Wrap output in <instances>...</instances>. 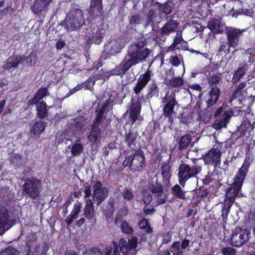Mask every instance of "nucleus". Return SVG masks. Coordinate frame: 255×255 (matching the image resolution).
<instances>
[{"instance_id": "obj_1", "label": "nucleus", "mask_w": 255, "mask_h": 255, "mask_svg": "<svg viewBox=\"0 0 255 255\" xmlns=\"http://www.w3.org/2000/svg\"><path fill=\"white\" fill-rule=\"evenodd\" d=\"M145 40H138L128 47L125 58L121 64L123 70L128 71L132 66L142 62L149 55L150 50L146 47Z\"/></svg>"}, {"instance_id": "obj_2", "label": "nucleus", "mask_w": 255, "mask_h": 255, "mask_svg": "<svg viewBox=\"0 0 255 255\" xmlns=\"http://www.w3.org/2000/svg\"><path fill=\"white\" fill-rule=\"evenodd\" d=\"M252 162V159L250 156H246L233 179V182L226 191L225 198L228 200L235 202L237 197L243 196V193L241 192V189Z\"/></svg>"}, {"instance_id": "obj_3", "label": "nucleus", "mask_w": 255, "mask_h": 255, "mask_svg": "<svg viewBox=\"0 0 255 255\" xmlns=\"http://www.w3.org/2000/svg\"><path fill=\"white\" fill-rule=\"evenodd\" d=\"M152 75V72L148 69L144 73L139 76L133 87V93L137 94L139 91H140L139 96L143 97L142 99L145 102L149 101L153 97L157 98L159 96V88L155 80L152 81L148 86L146 95H144L142 93V91L151 80Z\"/></svg>"}, {"instance_id": "obj_4", "label": "nucleus", "mask_w": 255, "mask_h": 255, "mask_svg": "<svg viewBox=\"0 0 255 255\" xmlns=\"http://www.w3.org/2000/svg\"><path fill=\"white\" fill-rule=\"evenodd\" d=\"M202 170V165L198 162L197 159L193 160V164L191 166L182 162L178 167L179 183L184 187L188 180L196 177L201 172Z\"/></svg>"}, {"instance_id": "obj_5", "label": "nucleus", "mask_w": 255, "mask_h": 255, "mask_svg": "<svg viewBox=\"0 0 255 255\" xmlns=\"http://www.w3.org/2000/svg\"><path fill=\"white\" fill-rule=\"evenodd\" d=\"M134 152L129 156L126 157L123 162L124 167H128L133 172H140L146 167V161L144 151L140 147L134 149Z\"/></svg>"}, {"instance_id": "obj_6", "label": "nucleus", "mask_w": 255, "mask_h": 255, "mask_svg": "<svg viewBox=\"0 0 255 255\" xmlns=\"http://www.w3.org/2000/svg\"><path fill=\"white\" fill-rule=\"evenodd\" d=\"M60 24L68 30L74 31L79 29L85 24L83 11L79 8L71 10L68 18L61 21Z\"/></svg>"}, {"instance_id": "obj_7", "label": "nucleus", "mask_w": 255, "mask_h": 255, "mask_svg": "<svg viewBox=\"0 0 255 255\" xmlns=\"http://www.w3.org/2000/svg\"><path fill=\"white\" fill-rule=\"evenodd\" d=\"M42 190L41 181L35 177L29 178L24 180L22 185V194L32 199H37Z\"/></svg>"}, {"instance_id": "obj_8", "label": "nucleus", "mask_w": 255, "mask_h": 255, "mask_svg": "<svg viewBox=\"0 0 255 255\" xmlns=\"http://www.w3.org/2000/svg\"><path fill=\"white\" fill-rule=\"evenodd\" d=\"M222 143L209 150L203 156L202 159L205 165L213 166L214 168H220L222 156Z\"/></svg>"}, {"instance_id": "obj_9", "label": "nucleus", "mask_w": 255, "mask_h": 255, "mask_svg": "<svg viewBox=\"0 0 255 255\" xmlns=\"http://www.w3.org/2000/svg\"><path fill=\"white\" fill-rule=\"evenodd\" d=\"M138 244V239L136 237H131L128 240L121 238L118 243V247L123 255H136Z\"/></svg>"}, {"instance_id": "obj_10", "label": "nucleus", "mask_w": 255, "mask_h": 255, "mask_svg": "<svg viewBox=\"0 0 255 255\" xmlns=\"http://www.w3.org/2000/svg\"><path fill=\"white\" fill-rule=\"evenodd\" d=\"M162 102L164 104L162 109V114L165 117L168 118L169 122L172 124L173 121L172 116L174 113V109L175 106L178 104L175 93H166L162 98Z\"/></svg>"}, {"instance_id": "obj_11", "label": "nucleus", "mask_w": 255, "mask_h": 255, "mask_svg": "<svg viewBox=\"0 0 255 255\" xmlns=\"http://www.w3.org/2000/svg\"><path fill=\"white\" fill-rule=\"evenodd\" d=\"M250 235V232L246 229L236 228L232 231L230 239L231 245L235 247H242L249 241Z\"/></svg>"}, {"instance_id": "obj_12", "label": "nucleus", "mask_w": 255, "mask_h": 255, "mask_svg": "<svg viewBox=\"0 0 255 255\" xmlns=\"http://www.w3.org/2000/svg\"><path fill=\"white\" fill-rule=\"evenodd\" d=\"M140 91L136 94V93H133L135 94V98H136V101L135 102L133 101V99L132 98L131 102H130V108L129 110V118L131 121V123L132 125L134 124V123L137 120L138 117L140 115L141 110V106L142 104L145 103L144 100H143V97H140L139 96V94H140Z\"/></svg>"}, {"instance_id": "obj_13", "label": "nucleus", "mask_w": 255, "mask_h": 255, "mask_svg": "<svg viewBox=\"0 0 255 255\" xmlns=\"http://www.w3.org/2000/svg\"><path fill=\"white\" fill-rule=\"evenodd\" d=\"M93 199L97 206L108 197V190L105 187H102V183L100 181H97L93 185Z\"/></svg>"}, {"instance_id": "obj_14", "label": "nucleus", "mask_w": 255, "mask_h": 255, "mask_svg": "<svg viewBox=\"0 0 255 255\" xmlns=\"http://www.w3.org/2000/svg\"><path fill=\"white\" fill-rule=\"evenodd\" d=\"M188 44L187 41L182 38V34L177 33L174 38L173 43L169 46L166 50L164 51V53H167L170 51H173L175 50H187Z\"/></svg>"}, {"instance_id": "obj_15", "label": "nucleus", "mask_w": 255, "mask_h": 255, "mask_svg": "<svg viewBox=\"0 0 255 255\" xmlns=\"http://www.w3.org/2000/svg\"><path fill=\"white\" fill-rule=\"evenodd\" d=\"M242 32L240 29L232 27L226 30V34L228 40V51H229L230 48H235L238 45L239 37ZM228 52L229 53L230 52L228 51Z\"/></svg>"}, {"instance_id": "obj_16", "label": "nucleus", "mask_w": 255, "mask_h": 255, "mask_svg": "<svg viewBox=\"0 0 255 255\" xmlns=\"http://www.w3.org/2000/svg\"><path fill=\"white\" fill-rule=\"evenodd\" d=\"M23 62V56L13 53L5 62L2 66L3 70H10L16 68L20 64Z\"/></svg>"}, {"instance_id": "obj_17", "label": "nucleus", "mask_w": 255, "mask_h": 255, "mask_svg": "<svg viewBox=\"0 0 255 255\" xmlns=\"http://www.w3.org/2000/svg\"><path fill=\"white\" fill-rule=\"evenodd\" d=\"M37 240L36 233L28 236L25 245L26 255H37L39 248V246L36 244Z\"/></svg>"}, {"instance_id": "obj_18", "label": "nucleus", "mask_w": 255, "mask_h": 255, "mask_svg": "<svg viewBox=\"0 0 255 255\" xmlns=\"http://www.w3.org/2000/svg\"><path fill=\"white\" fill-rule=\"evenodd\" d=\"M9 222V214L6 205L0 204V229L4 231L10 228L8 226Z\"/></svg>"}, {"instance_id": "obj_19", "label": "nucleus", "mask_w": 255, "mask_h": 255, "mask_svg": "<svg viewBox=\"0 0 255 255\" xmlns=\"http://www.w3.org/2000/svg\"><path fill=\"white\" fill-rule=\"evenodd\" d=\"M179 25V22L177 20L170 18L160 28V33L163 36H168L170 33L176 31Z\"/></svg>"}, {"instance_id": "obj_20", "label": "nucleus", "mask_w": 255, "mask_h": 255, "mask_svg": "<svg viewBox=\"0 0 255 255\" xmlns=\"http://www.w3.org/2000/svg\"><path fill=\"white\" fill-rule=\"evenodd\" d=\"M103 0H91L89 13L94 18L102 16L103 13Z\"/></svg>"}, {"instance_id": "obj_21", "label": "nucleus", "mask_w": 255, "mask_h": 255, "mask_svg": "<svg viewBox=\"0 0 255 255\" xmlns=\"http://www.w3.org/2000/svg\"><path fill=\"white\" fill-rule=\"evenodd\" d=\"M102 130L100 126L92 125L91 130L90 134L88 135V139L93 144L100 142Z\"/></svg>"}, {"instance_id": "obj_22", "label": "nucleus", "mask_w": 255, "mask_h": 255, "mask_svg": "<svg viewBox=\"0 0 255 255\" xmlns=\"http://www.w3.org/2000/svg\"><path fill=\"white\" fill-rule=\"evenodd\" d=\"M231 114H232V111L225 112L223 115V117L218 118V119H217L214 121L213 127L216 129H220L222 128L226 127L231 116Z\"/></svg>"}, {"instance_id": "obj_23", "label": "nucleus", "mask_w": 255, "mask_h": 255, "mask_svg": "<svg viewBox=\"0 0 255 255\" xmlns=\"http://www.w3.org/2000/svg\"><path fill=\"white\" fill-rule=\"evenodd\" d=\"M123 65L121 63L110 71L103 72L102 73V80L104 81L108 80L111 76L118 75L123 77L127 72L125 69L123 70Z\"/></svg>"}, {"instance_id": "obj_24", "label": "nucleus", "mask_w": 255, "mask_h": 255, "mask_svg": "<svg viewBox=\"0 0 255 255\" xmlns=\"http://www.w3.org/2000/svg\"><path fill=\"white\" fill-rule=\"evenodd\" d=\"M222 27L220 20L213 17L210 18L208 22L207 27L215 34H222L223 32Z\"/></svg>"}, {"instance_id": "obj_25", "label": "nucleus", "mask_w": 255, "mask_h": 255, "mask_svg": "<svg viewBox=\"0 0 255 255\" xmlns=\"http://www.w3.org/2000/svg\"><path fill=\"white\" fill-rule=\"evenodd\" d=\"M171 158L169 157V159L165 162H164L161 167V172L163 180L166 181H169L171 178V168L172 165L170 163Z\"/></svg>"}, {"instance_id": "obj_26", "label": "nucleus", "mask_w": 255, "mask_h": 255, "mask_svg": "<svg viewBox=\"0 0 255 255\" xmlns=\"http://www.w3.org/2000/svg\"><path fill=\"white\" fill-rule=\"evenodd\" d=\"M48 95V89L46 87L41 88L38 90L34 97L28 100V104L30 106L35 105V104L39 103L40 101L45 96Z\"/></svg>"}, {"instance_id": "obj_27", "label": "nucleus", "mask_w": 255, "mask_h": 255, "mask_svg": "<svg viewBox=\"0 0 255 255\" xmlns=\"http://www.w3.org/2000/svg\"><path fill=\"white\" fill-rule=\"evenodd\" d=\"M221 180L217 168H214L212 172H208L202 182L205 185H208L212 182H218Z\"/></svg>"}, {"instance_id": "obj_28", "label": "nucleus", "mask_w": 255, "mask_h": 255, "mask_svg": "<svg viewBox=\"0 0 255 255\" xmlns=\"http://www.w3.org/2000/svg\"><path fill=\"white\" fill-rule=\"evenodd\" d=\"M210 93V98L207 101V108H210L215 105L218 101L220 90L217 86H213L211 88Z\"/></svg>"}, {"instance_id": "obj_29", "label": "nucleus", "mask_w": 255, "mask_h": 255, "mask_svg": "<svg viewBox=\"0 0 255 255\" xmlns=\"http://www.w3.org/2000/svg\"><path fill=\"white\" fill-rule=\"evenodd\" d=\"M119 221L120 219L117 216L115 218V223L116 225H118L119 222H120V228L122 233L127 235H131L133 233L134 228L130 226L128 221L126 220L123 221L122 220L120 222Z\"/></svg>"}, {"instance_id": "obj_30", "label": "nucleus", "mask_w": 255, "mask_h": 255, "mask_svg": "<svg viewBox=\"0 0 255 255\" xmlns=\"http://www.w3.org/2000/svg\"><path fill=\"white\" fill-rule=\"evenodd\" d=\"M138 135L137 132H133L132 130H129L128 133H126L125 135L124 141L127 145L131 149V150L135 149V141L137 139Z\"/></svg>"}, {"instance_id": "obj_31", "label": "nucleus", "mask_w": 255, "mask_h": 255, "mask_svg": "<svg viewBox=\"0 0 255 255\" xmlns=\"http://www.w3.org/2000/svg\"><path fill=\"white\" fill-rule=\"evenodd\" d=\"M36 107V116L40 119H43L48 115L47 104L43 101L35 104Z\"/></svg>"}, {"instance_id": "obj_32", "label": "nucleus", "mask_w": 255, "mask_h": 255, "mask_svg": "<svg viewBox=\"0 0 255 255\" xmlns=\"http://www.w3.org/2000/svg\"><path fill=\"white\" fill-rule=\"evenodd\" d=\"M192 137L190 133H186L181 136L178 141V149L179 151L186 150L190 143Z\"/></svg>"}, {"instance_id": "obj_33", "label": "nucleus", "mask_w": 255, "mask_h": 255, "mask_svg": "<svg viewBox=\"0 0 255 255\" xmlns=\"http://www.w3.org/2000/svg\"><path fill=\"white\" fill-rule=\"evenodd\" d=\"M74 128L77 131H82L87 127V121L85 117L78 116L72 120Z\"/></svg>"}, {"instance_id": "obj_34", "label": "nucleus", "mask_w": 255, "mask_h": 255, "mask_svg": "<svg viewBox=\"0 0 255 255\" xmlns=\"http://www.w3.org/2000/svg\"><path fill=\"white\" fill-rule=\"evenodd\" d=\"M94 214V203L92 200L87 199L86 201V205L84 208L83 215L88 220H91Z\"/></svg>"}, {"instance_id": "obj_35", "label": "nucleus", "mask_w": 255, "mask_h": 255, "mask_svg": "<svg viewBox=\"0 0 255 255\" xmlns=\"http://www.w3.org/2000/svg\"><path fill=\"white\" fill-rule=\"evenodd\" d=\"M24 61L26 67L35 66L37 62L36 51L32 50L27 56H23V62Z\"/></svg>"}, {"instance_id": "obj_36", "label": "nucleus", "mask_w": 255, "mask_h": 255, "mask_svg": "<svg viewBox=\"0 0 255 255\" xmlns=\"http://www.w3.org/2000/svg\"><path fill=\"white\" fill-rule=\"evenodd\" d=\"M46 124L44 122L39 121L35 122L32 126L31 132L33 135H40L45 129Z\"/></svg>"}, {"instance_id": "obj_37", "label": "nucleus", "mask_w": 255, "mask_h": 255, "mask_svg": "<svg viewBox=\"0 0 255 255\" xmlns=\"http://www.w3.org/2000/svg\"><path fill=\"white\" fill-rule=\"evenodd\" d=\"M108 105L107 104H104L102 105L101 108L99 110L98 114L95 118V120H94L92 122L93 125H95L97 126H100L103 120L105 118L104 117V114L105 111L107 110Z\"/></svg>"}, {"instance_id": "obj_38", "label": "nucleus", "mask_w": 255, "mask_h": 255, "mask_svg": "<svg viewBox=\"0 0 255 255\" xmlns=\"http://www.w3.org/2000/svg\"><path fill=\"white\" fill-rule=\"evenodd\" d=\"M138 227L147 234H151L153 233V229L149 224V220L144 218L138 222Z\"/></svg>"}, {"instance_id": "obj_39", "label": "nucleus", "mask_w": 255, "mask_h": 255, "mask_svg": "<svg viewBox=\"0 0 255 255\" xmlns=\"http://www.w3.org/2000/svg\"><path fill=\"white\" fill-rule=\"evenodd\" d=\"M234 202L231 200H228L225 198L223 203V207L222 209L221 217L223 221H226L230 209Z\"/></svg>"}, {"instance_id": "obj_40", "label": "nucleus", "mask_w": 255, "mask_h": 255, "mask_svg": "<svg viewBox=\"0 0 255 255\" xmlns=\"http://www.w3.org/2000/svg\"><path fill=\"white\" fill-rule=\"evenodd\" d=\"M113 246L107 245L105 248V255H121L118 242L112 241Z\"/></svg>"}, {"instance_id": "obj_41", "label": "nucleus", "mask_w": 255, "mask_h": 255, "mask_svg": "<svg viewBox=\"0 0 255 255\" xmlns=\"http://www.w3.org/2000/svg\"><path fill=\"white\" fill-rule=\"evenodd\" d=\"M171 192L174 196L178 199L182 200L186 199L185 192L182 190L181 186L178 184H176L172 187Z\"/></svg>"}, {"instance_id": "obj_42", "label": "nucleus", "mask_w": 255, "mask_h": 255, "mask_svg": "<svg viewBox=\"0 0 255 255\" xmlns=\"http://www.w3.org/2000/svg\"><path fill=\"white\" fill-rule=\"evenodd\" d=\"M169 249L173 255H184V252L180 246V241H174Z\"/></svg>"}, {"instance_id": "obj_43", "label": "nucleus", "mask_w": 255, "mask_h": 255, "mask_svg": "<svg viewBox=\"0 0 255 255\" xmlns=\"http://www.w3.org/2000/svg\"><path fill=\"white\" fill-rule=\"evenodd\" d=\"M148 189L154 195L156 196L163 193V188L161 183L156 182L155 184H151L149 186Z\"/></svg>"}, {"instance_id": "obj_44", "label": "nucleus", "mask_w": 255, "mask_h": 255, "mask_svg": "<svg viewBox=\"0 0 255 255\" xmlns=\"http://www.w3.org/2000/svg\"><path fill=\"white\" fill-rule=\"evenodd\" d=\"M246 69L244 66L238 68L234 74L233 77L232 79V82L233 84L237 83L241 78L245 74Z\"/></svg>"}, {"instance_id": "obj_45", "label": "nucleus", "mask_w": 255, "mask_h": 255, "mask_svg": "<svg viewBox=\"0 0 255 255\" xmlns=\"http://www.w3.org/2000/svg\"><path fill=\"white\" fill-rule=\"evenodd\" d=\"M52 0H41V2L43 3V5L39 6L38 0L35 1L31 6V9L34 13H38L42 11L43 9L47 6L52 1Z\"/></svg>"}, {"instance_id": "obj_46", "label": "nucleus", "mask_w": 255, "mask_h": 255, "mask_svg": "<svg viewBox=\"0 0 255 255\" xmlns=\"http://www.w3.org/2000/svg\"><path fill=\"white\" fill-rule=\"evenodd\" d=\"M128 18L129 25L131 27L133 26L135 27L136 25L140 24L142 20L141 17L139 13L128 16Z\"/></svg>"}, {"instance_id": "obj_47", "label": "nucleus", "mask_w": 255, "mask_h": 255, "mask_svg": "<svg viewBox=\"0 0 255 255\" xmlns=\"http://www.w3.org/2000/svg\"><path fill=\"white\" fill-rule=\"evenodd\" d=\"M254 128L253 124L249 120L244 121L241 125V132L245 135L247 132H250Z\"/></svg>"}, {"instance_id": "obj_48", "label": "nucleus", "mask_w": 255, "mask_h": 255, "mask_svg": "<svg viewBox=\"0 0 255 255\" xmlns=\"http://www.w3.org/2000/svg\"><path fill=\"white\" fill-rule=\"evenodd\" d=\"M155 17L156 15L154 10L152 8L149 9L146 16L145 26L146 27L149 25L154 26L153 20Z\"/></svg>"}, {"instance_id": "obj_49", "label": "nucleus", "mask_w": 255, "mask_h": 255, "mask_svg": "<svg viewBox=\"0 0 255 255\" xmlns=\"http://www.w3.org/2000/svg\"><path fill=\"white\" fill-rule=\"evenodd\" d=\"M142 201L146 205H149L152 200V195L148 188L142 190Z\"/></svg>"}, {"instance_id": "obj_50", "label": "nucleus", "mask_w": 255, "mask_h": 255, "mask_svg": "<svg viewBox=\"0 0 255 255\" xmlns=\"http://www.w3.org/2000/svg\"><path fill=\"white\" fill-rule=\"evenodd\" d=\"M184 84V80L180 76L172 77L169 81V85L173 88H177L182 86Z\"/></svg>"}, {"instance_id": "obj_51", "label": "nucleus", "mask_w": 255, "mask_h": 255, "mask_svg": "<svg viewBox=\"0 0 255 255\" xmlns=\"http://www.w3.org/2000/svg\"><path fill=\"white\" fill-rule=\"evenodd\" d=\"M221 74L220 73H217L215 74H212L208 78V82L209 86L213 87L214 85L218 84L221 80Z\"/></svg>"}, {"instance_id": "obj_52", "label": "nucleus", "mask_w": 255, "mask_h": 255, "mask_svg": "<svg viewBox=\"0 0 255 255\" xmlns=\"http://www.w3.org/2000/svg\"><path fill=\"white\" fill-rule=\"evenodd\" d=\"M0 255H19V254L16 249L10 246L0 251Z\"/></svg>"}, {"instance_id": "obj_53", "label": "nucleus", "mask_w": 255, "mask_h": 255, "mask_svg": "<svg viewBox=\"0 0 255 255\" xmlns=\"http://www.w3.org/2000/svg\"><path fill=\"white\" fill-rule=\"evenodd\" d=\"M83 146L81 143L74 144L71 149L72 155L74 156L79 155L83 151Z\"/></svg>"}, {"instance_id": "obj_54", "label": "nucleus", "mask_w": 255, "mask_h": 255, "mask_svg": "<svg viewBox=\"0 0 255 255\" xmlns=\"http://www.w3.org/2000/svg\"><path fill=\"white\" fill-rule=\"evenodd\" d=\"M122 197L126 201H131L133 198V195L130 188H125L122 192Z\"/></svg>"}, {"instance_id": "obj_55", "label": "nucleus", "mask_w": 255, "mask_h": 255, "mask_svg": "<svg viewBox=\"0 0 255 255\" xmlns=\"http://www.w3.org/2000/svg\"><path fill=\"white\" fill-rule=\"evenodd\" d=\"M196 196L197 198H204L209 194L208 190L204 187H200L197 189L195 191Z\"/></svg>"}, {"instance_id": "obj_56", "label": "nucleus", "mask_w": 255, "mask_h": 255, "mask_svg": "<svg viewBox=\"0 0 255 255\" xmlns=\"http://www.w3.org/2000/svg\"><path fill=\"white\" fill-rule=\"evenodd\" d=\"M221 253L223 255H235L236 251L232 247H224L222 249Z\"/></svg>"}, {"instance_id": "obj_57", "label": "nucleus", "mask_w": 255, "mask_h": 255, "mask_svg": "<svg viewBox=\"0 0 255 255\" xmlns=\"http://www.w3.org/2000/svg\"><path fill=\"white\" fill-rule=\"evenodd\" d=\"M171 64L175 67H177L180 64V59L178 56H172L170 58Z\"/></svg>"}, {"instance_id": "obj_58", "label": "nucleus", "mask_w": 255, "mask_h": 255, "mask_svg": "<svg viewBox=\"0 0 255 255\" xmlns=\"http://www.w3.org/2000/svg\"><path fill=\"white\" fill-rule=\"evenodd\" d=\"M172 11V7L171 4L168 3H165L163 5V12L166 14H169Z\"/></svg>"}, {"instance_id": "obj_59", "label": "nucleus", "mask_w": 255, "mask_h": 255, "mask_svg": "<svg viewBox=\"0 0 255 255\" xmlns=\"http://www.w3.org/2000/svg\"><path fill=\"white\" fill-rule=\"evenodd\" d=\"M154 197L156 199L157 205H162L166 202V196L163 194Z\"/></svg>"}, {"instance_id": "obj_60", "label": "nucleus", "mask_w": 255, "mask_h": 255, "mask_svg": "<svg viewBox=\"0 0 255 255\" xmlns=\"http://www.w3.org/2000/svg\"><path fill=\"white\" fill-rule=\"evenodd\" d=\"M224 112H225L223 111V108L222 107H220L216 110L214 114V116L216 118L223 117V115Z\"/></svg>"}, {"instance_id": "obj_61", "label": "nucleus", "mask_w": 255, "mask_h": 255, "mask_svg": "<svg viewBox=\"0 0 255 255\" xmlns=\"http://www.w3.org/2000/svg\"><path fill=\"white\" fill-rule=\"evenodd\" d=\"M189 244L190 240L189 239L185 238L183 240H182L180 243V246L182 248V250L184 251L189 246Z\"/></svg>"}, {"instance_id": "obj_62", "label": "nucleus", "mask_w": 255, "mask_h": 255, "mask_svg": "<svg viewBox=\"0 0 255 255\" xmlns=\"http://www.w3.org/2000/svg\"><path fill=\"white\" fill-rule=\"evenodd\" d=\"M103 37L97 33L93 36V40L95 43L99 44L102 41Z\"/></svg>"}, {"instance_id": "obj_63", "label": "nucleus", "mask_w": 255, "mask_h": 255, "mask_svg": "<svg viewBox=\"0 0 255 255\" xmlns=\"http://www.w3.org/2000/svg\"><path fill=\"white\" fill-rule=\"evenodd\" d=\"M90 253L92 255H103L100 249L96 247L91 248Z\"/></svg>"}, {"instance_id": "obj_64", "label": "nucleus", "mask_w": 255, "mask_h": 255, "mask_svg": "<svg viewBox=\"0 0 255 255\" xmlns=\"http://www.w3.org/2000/svg\"><path fill=\"white\" fill-rule=\"evenodd\" d=\"M143 211L145 215H148L153 214L155 212V210L153 208L149 209L144 206L143 209Z\"/></svg>"}]
</instances>
